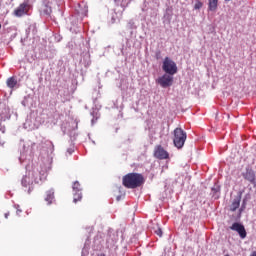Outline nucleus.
<instances>
[{
	"label": "nucleus",
	"instance_id": "423d86ee",
	"mask_svg": "<svg viewBox=\"0 0 256 256\" xmlns=\"http://www.w3.org/2000/svg\"><path fill=\"white\" fill-rule=\"evenodd\" d=\"M154 157L160 160L169 159V152H167L163 146L157 145L154 149Z\"/></svg>",
	"mask_w": 256,
	"mask_h": 256
},
{
	"label": "nucleus",
	"instance_id": "39448f33",
	"mask_svg": "<svg viewBox=\"0 0 256 256\" xmlns=\"http://www.w3.org/2000/svg\"><path fill=\"white\" fill-rule=\"evenodd\" d=\"M156 82L158 85L162 86L163 89H167V87L173 85V76H171V74H164L162 77H159Z\"/></svg>",
	"mask_w": 256,
	"mask_h": 256
},
{
	"label": "nucleus",
	"instance_id": "4468645a",
	"mask_svg": "<svg viewBox=\"0 0 256 256\" xmlns=\"http://www.w3.org/2000/svg\"><path fill=\"white\" fill-rule=\"evenodd\" d=\"M52 12H53V10L51 9V7L49 5H44L41 8L42 15H47L49 17Z\"/></svg>",
	"mask_w": 256,
	"mask_h": 256
},
{
	"label": "nucleus",
	"instance_id": "f03ea898",
	"mask_svg": "<svg viewBox=\"0 0 256 256\" xmlns=\"http://www.w3.org/2000/svg\"><path fill=\"white\" fill-rule=\"evenodd\" d=\"M173 134H174V138H173L174 146L177 147V149H183V146L185 145V141H187V132L181 128H176L174 129Z\"/></svg>",
	"mask_w": 256,
	"mask_h": 256
},
{
	"label": "nucleus",
	"instance_id": "1a4fd4ad",
	"mask_svg": "<svg viewBox=\"0 0 256 256\" xmlns=\"http://www.w3.org/2000/svg\"><path fill=\"white\" fill-rule=\"evenodd\" d=\"M40 149H44L46 153H53L55 151V146L53 145V142L50 140L42 141L39 144Z\"/></svg>",
	"mask_w": 256,
	"mask_h": 256
},
{
	"label": "nucleus",
	"instance_id": "f257e3e1",
	"mask_svg": "<svg viewBox=\"0 0 256 256\" xmlns=\"http://www.w3.org/2000/svg\"><path fill=\"white\" fill-rule=\"evenodd\" d=\"M145 183V177L139 173H128L122 178V184L126 189H137Z\"/></svg>",
	"mask_w": 256,
	"mask_h": 256
},
{
	"label": "nucleus",
	"instance_id": "aec40b11",
	"mask_svg": "<svg viewBox=\"0 0 256 256\" xmlns=\"http://www.w3.org/2000/svg\"><path fill=\"white\" fill-rule=\"evenodd\" d=\"M0 131H1V133H5V126L0 125Z\"/></svg>",
	"mask_w": 256,
	"mask_h": 256
},
{
	"label": "nucleus",
	"instance_id": "f3484780",
	"mask_svg": "<svg viewBox=\"0 0 256 256\" xmlns=\"http://www.w3.org/2000/svg\"><path fill=\"white\" fill-rule=\"evenodd\" d=\"M72 189L74 192L82 191L81 184L79 181H75L72 185Z\"/></svg>",
	"mask_w": 256,
	"mask_h": 256
},
{
	"label": "nucleus",
	"instance_id": "4be33fe9",
	"mask_svg": "<svg viewBox=\"0 0 256 256\" xmlns=\"http://www.w3.org/2000/svg\"><path fill=\"white\" fill-rule=\"evenodd\" d=\"M5 219H9V212L4 214Z\"/></svg>",
	"mask_w": 256,
	"mask_h": 256
},
{
	"label": "nucleus",
	"instance_id": "20e7f679",
	"mask_svg": "<svg viewBox=\"0 0 256 256\" xmlns=\"http://www.w3.org/2000/svg\"><path fill=\"white\" fill-rule=\"evenodd\" d=\"M162 69L168 75H175L177 73V64L171 58L166 57L163 61Z\"/></svg>",
	"mask_w": 256,
	"mask_h": 256
},
{
	"label": "nucleus",
	"instance_id": "9d476101",
	"mask_svg": "<svg viewBox=\"0 0 256 256\" xmlns=\"http://www.w3.org/2000/svg\"><path fill=\"white\" fill-rule=\"evenodd\" d=\"M242 176L246 181H249V183L255 184V171H253V169L247 168Z\"/></svg>",
	"mask_w": 256,
	"mask_h": 256
},
{
	"label": "nucleus",
	"instance_id": "2eb2a0df",
	"mask_svg": "<svg viewBox=\"0 0 256 256\" xmlns=\"http://www.w3.org/2000/svg\"><path fill=\"white\" fill-rule=\"evenodd\" d=\"M6 83H7V87H9L10 89H13L17 85V79H15V77H10L7 79Z\"/></svg>",
	"mask_w": 256,
	"mask_h": 256
},
{
	"label": "nucleus",
	"instance_id": "dca6fc26",
	"mask_svg": "<svg viewBox=\"0 0 256 256\" xmlns=\"http://www.w3.org/2000/svg\"><path fill=\"white\" fill-rule=\"evenodd\" d=\"M81 199H83V194L81 193V191L74 192L73 201L77 203V201H81Z\"/></svg>",
	"mask_w": 256,
	"mask_h": 256
},
{
	"label": "nucleus",
	"instance_id": "ddd939ff",
	"mask_svg": "<svg viewBox=\"0 0 256 256\" xmlns=\"http://www.w3.org/2000/svg\"><path fill=\"white\" fill-rule=\"evenodd\" d=\"M218 6H219V0H208L209 11H217Z\"/></svg>",
	"mask_w": 256,
	"mask_h": 256
},
{
	"label": "nucleus",
	"instance_id": "5701e85b",
	"mask_svg": "<svg viewBox=\"0 0 256 256\" xmlns=\"http://www.w3.org/2000/svg\"><path fill=\"white\" fill-rule=\"evenodd\" d=\"M97 256H107L105 253H98Z\"/></svg>",
	"mask_w": 256,
	"mask_h": 256
},
{
	"label": "nucleus",
	"instance_id": "6e6552de",
	"mask_svg": "<svg viewBox=\"0 0 256 256\" xmlns=\"http://www.w3.org/2000/svg\"><path fill=\"white\" fill-rule=\"evenodd\" d=\"M230 229L232 231H237L241 239H245V237H247V230H245V226L239 222L233 223Z\"/></svg>",
	"mask_w": 256,
	"mask_h": 256
},
{
	"label": "nucleus",
	"instance_id": "7ed1b4c3",
	"mask_svg": "<svg viewBox=\"0 0 256 256\" xmlns=\"http://www.w3.org/2000/svg\"><path fill=\"white\" fill-rule=\"evenodd\" d=\"M21 183H22V186L28 189V193H31L33 189H35V187L33 186L34 183L35 184L39 183V179L35 177V172L32 171V172H28V174L22 178Z\"/></svg>",
	"mask_w": 256,
	"mask_h": 256
},
{
	"label": "nucleus",
	"instance_id": "f8f14e48",
	"mask_svg": "<svg viewBox=\"0 0 256 256\" xmlns=\"http://www.w3.org/2000/svg\"><path fill=\"white\" fill-rule=\"evenodd\" d=\"M53 199H55V191L53 189L48 190L46 192L45 201L48 202V205H51L53 203Z\"/></svg>",
	"mask_w": 256,
	"mask_h": 256
},
{
	"label": "nucleus",
	"instance_id": "6ab92c4d",
	"mask_svg": "<svg viewBox=\"0 0 256 256\" xmlns=\"http://www.w3.org/2000/svg\"><path fill=\"white\" fill-rule=\"evenodd\" d=\"M203 7V3L201 1H197L194 5V9H201Z\"/></svg>",
	"mask_w": 256,
	"mask_h": 256
},
{
	"label": "nucleus",
	"instance_id": "a878e982",
	"mask_svg": "<svg viewBox=\"0 0 256 256\" xmlns=\"http://www.w3.org/2000/svg\"><path fill=\"white\" fill-rule=\"evenodd\" d=\"M0 29H1V24H0Z\"/></svg>",
	"mask_w": 256,
	"mask_h": 256
},
{
	"label": "nucleus",
	"instance_id": "412c9836",
	"mask_svg": "<svg viewBox=\"0 0 256 256\" xmlns=\"http://www.w3.org/2000/svg\"><path fill=\"white\" fill-rule=\"evenodd\" d=\"M245 209V201L243 202L242 207L240 208V213Z\"/></svg>",
	"mask_w": 256,
	"mask_h": 256
},
{
	"label": "nucleus",
	"instance_id": "393cba45",
	"mask_svg": "<svg viewBox=\"0 0 256 256\" xmlns=\"http://www.w3.org/2000/svg\"><path fill=\"white\" fill-rule=\"evenodd\" d=\"M225 1H231V0H225Z\"/></svg>",
	"mask_w": 256,
	"mask_h": 256
},
{
	"label": "nucleus",
	"instance_id": "9b49d317",
	"mask_svg": "<svg viewBox=\"0 0 256 256\" xmlns=\"http://www.w3.org/2000/svg\"><path fill=\"white\" fill-rule=\"evenodd\" d=\"M241 205V196H237L230 205V211H237Z\"/></svg>",
	"mask_w": 256,
	"mask_h": 256
},
{
	"label": "nucleus",
	"instance_id": "b1692460",
	"mask_svg": "<svg viewBox=\"0 0 256 256\" xmlns=\"http://www.w3.org/2000/svg\"><path fill=\"white\" fill-rule=\"evenodd\" d=\"M17 213H18V214L21 213V210L18 209V210H17Z\"/></svg>",
	"mask_w": 256,
	"mask_h": 256
},
{
	"label": "nucleus",
	"instance_id": "a211bd4d",
	"mask_svg": "<svg viewBox=\"0 0 256 256\" xmlns=\"http://www.w3.org/2000/svg\"><path fill=\"white\" fill-rule=\"evenodd\" d=\"M154 233L158 235V237H163V230L159 227L154 231Z\"/></svg>",
	"mask_w": 256,
	"mask_h": 256
},
{
	"label": "nucleus",
	"instance_id": "0eeeda50",
	"mask_svg": "<svg viewBox=\"0 0 256 256\" xmlns=\"http://www.w3.org/2000/svg\"><path fill=\"white\" fill-rule=\"evenodd\" d=\"M29 9H31V6L29 5V3L24 2L14 10V15L16 17H23V15H27V13H29Z\"/></svg>",
	"mask_w": 256,
	"mask_h": 256
}]
</instances>
